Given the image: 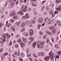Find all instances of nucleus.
Wrapping results in <instances>:
<instances>
[{
    "label": "nucleus",
    "mask_w": 61,
    "mask_h": 61,
    "mask_svg": "<svg viewBox=\"0 0 61 61\" xmlns=\"http://www.w3.org/2000/svg\"><path fill=\"white\" fill-rule=\"evenodd\" d=\"M27 7V6H22L20 9V10L21 12H27V11L26 9Z\"/></svg>",
    "instance_id": "1"
},
{
    "label": "nucleus",
    "mask_w": 61,
    "mask_h": 61,
    "mask_svg": "<svg viewBox=\"0 0 61 61\" xmlns=\"http://www.w3.org/2000/svg\"><path fill=\"white\" fill-rule=\"evenodd\" d=\"M30 17L28 13H26L25 14L24 16L22 17V19H26L29 18Z\"/></svg>",
    "instance_id": "2"
},
{
    "label": "nucleus",
    "mask_w": 61,
    "mask_h": 61,
    "mask_svg": "<svg viewBox=\"0 0 61 61\" xmlns=\"http://www.w3.org/2000/svg\"><path fill=\"white\" fill-rule=\"evenodd\" d=\"M15 14H16V13L15 11H12L11 12L10 14V16H13V15H15Z\"/></svg>",
    "instance_id": "3"
},
{
    "label": "nucleus",
    "mask_w": 61,
    "mask_h": 61,
    "mask_svg": "<svg viewBox=\"0 0 61 61\" xmlns=\"http://www.w3.org/2000/svg\"><path fill=\"white\" fill-rule=\"evenodd\" d=\"M49 58H50V56H46L45 57H44V59L45 61H48L49 59Z\"/></svg>",
    "instance_id": "4"
},
{
    "label": "nucleus",
    "mask_w": 61,
    "mask_h": 61,
    "mask_svg": "<svg viewBox=\"0 0 61 61\" xmlns=\"http://www.w3.org/2000/svg\"><path fill=\"white\" fill-rule=\"evenodd\" d=\"M43 19L42 18H40L38 20V22L39 23H43Z\"/></svg>",
    "instance_id": "5"
},
{
    "label": "nucleus",
    "mask_w": 61,
    "mask_h": 61,
    "mask_svg": "<svg viewBox=\"0 0 61 61\" xmlns=\"http://www.w3.org/2000/svg\"><path fill=\"white\" fill-rule=\"evenodd\" d=\"M44 53L40 52L38 53V56H44Z\"/></svg>",
    "instance_id": "6"
},
{
    "label": "nucleus",
    "mask_w": 61,
    "mask_h": 61,
    "mask_svg": "<svg viewBox=\"0 0 61 61\" xmlns=\"http://www.w3.org/2000/svg\"><path fill=\"white\" fill-rule=\"evenodd\" d=\"M30 36H32L33 35V30H31L30 31Z\"/></svg>",
    "instance_id": "7"
},
{
    "label": "nucleus",
    "mask_w": 61,
    "mask_h": 61,
    "mask_svg": "<svg viewBox=\"0 0 61 61\" xmlns=\"http://www.w3.org/2000/svg\"><path fill=\"white\" fill-rule=\"evenodd\" d=\"M30 24H35V21L34 20H31L30 21Z\"/></svg>",
    "instance_id": "8"
},
{
    "label": "nucleus",
    "mask_w": 61,
    "mask_h": 61,
    "mask_svg": "<svg viewBox=\"0 0 61 61\" xmlns=\"http://www.w3.org/2000/svg\"><path fill=\"white\" fill-rule=\"evenodd\" d=\"M52 32L53 34H56V29H54L52 30Z\"/></svg>",
    "instance_id": "9"
},
{
    "label": "nucleus",
    "mask_w": 61,
    "mask_h": 61,
    "mask_svg": "<svg viewBox=\"0 0 61 61\" xmlns=\"http://www.w3.org/2000/svg\"><path fill=\"white\" fill-rule=\"evenodd\" d=\"M15 26L14 25H12V26L11 27V29L12 30H13L15 32Z\"/></svg>",
    "instance_id": "10"
},
{
    "label": "nucleus",
    "mask_w": 61,
    "mask_h": 61,
    "mask_svg": "<svg viewBox=\"0 0 61 61\" xmlns=\"http://www.w3.org/2000/svg\"><path fill=\"white\" fill-rule=\"evenodd\" d=\"M57 24L58 25H61V22L60 21L58 20L57 21Z\"/></svg>",
    "instance_id": "11"
},
{
    "label": "nucleus",
    "mask_w": 61,
    "mask_h": 61,
    "mask_svg": "<svg viewBox=\"0 0 61 61\" xmlns=\"http://www.w3.org/2000/svg\"><path fill=\"white\" fill-rule=\"evenodd\" d=\"M56 10L58 11H60L61 10V6L57 9H56Z\"/></svg>",
    "instance_id": "12"
},
{
    "label": "nucleus",
    "mask_w": 61,
    "mask_h": 61,
    "mask_svg": "<svg viewBox=\"0 0 61 61\" xmlns=\"http://www.w3.org/2000/svg\"><path fill=\"white\" fill-rule=\"evenodd\" d=\"M2 37L4 39H6V35L5 34H4L2 35Z\"/></svg>",
    "instance_id": "13"
},
{
    "label": "nucleus",
    "mask_w": 61,
    "mask_h": 61,
    "mask_svg": "<svg viewBox=\"0 0 61 61\" xmlns=\"http://www.w3.org/2000/svg\"><path fill=\"white\" fill-rule=\"evenodd\" d=\"M18 18V16L15 15H14L13 17V18L14 19H16V18Z\"/></svg>",
    "instance_id": "14"
},
{
    "label": "nucleus",
    "mask_w": 61,
    "mask_h": 61,
    "mask_svg": "<svg viewBox=\"0 0 61 61\" xmlns=\"http://www.w3.org/2000/svg\"><path fill=\"white\" fill-rule=\"evenodd\" d=\"M25 26V23H23L21 25V27H24Z\"/></svg>",
    "instance_id": "15"
},
{
    "label": "nucleus",
    "mask_w": 61,
    "mask_h": 61,
    "mask_svg": "<svg viewBox=\"0 0 61 61\" xmlns=\"http://www.w3.org/2000/svg\"><path fill=\"white\" fill-rule=\"evenodd\" d=\"M21 57H24L25 56V54L23 52H22L21 53Z\"/></svg>",
    "instance_id": "16"
},
{
    "label": "nucleus",
    "mask_w": 61,
    "mask_h": 61,
    "mask_svg": "<svg viewBox=\"0 0 61 61\" xmlns=\"http://www.w3.org/2000/svg\"><path fill=\"white\" fill-rule=\"evenodd\" d=\"M6 35L7 36V39H9L10 37V36L7 33L6 34Z\"/></svg>",
    "instance_id": "17"
},
{
    "label": "nucleus",
    "mask_w": 61,
    "mask_h": 61,
    "mask_svg": "<svg viewBox=\"0 0 61 61\" xmlns=\"http://www.w3.org/2000/svg\"><path fill=\"white\" fill-rule=\"evenodd\" d=\"M22 39L23 40V42H26V38L24 37H23Z\"/></svg>",
    "instance_id": "18"
},
{
    "label": "nucleus",
    "mask_w": 61,
    "mask_h": 61,
    "mask_svg": "<svg viewBox=\"0 0 61 61\" xmlns=\"http://www.w3.org/2000/svg\"><path fill=\"white\" fill-rule=\"evenodd\" d=\"M29 24V20H27L25 22V24H26V25H28V24Z\"/></svg>",
    "instance_id": "19"
},
{
    "label": "nucleus",
    "mask_w": 61,
    "mask_h": 61,
    "mask_svg": "<svg viewBox=\"0 0 61 61\" xmlns=\"http://www.w3.org/2000/svg\"><path fill=\"white\" fill-rule=\"evenodd\" d=\"M52 23V22L51 20L49 19L48 20V24H51Z\"/></svg>",
    "instance_id": "20"
},
{
    "label": "nucleus",
    "mask_w": 61,
    "mask_h": 61,
    "mask_svg": "<svg viewBox=\"0 0 61 61\" xmlns=\"http://www.w3.org/2000/svg\"><path fill=\"white\" fill-rule=\"evenodd\" d=\"M46 32L48 35H50L51 34V33L48 30H47L46 31Z\"/></svg>",
    "instance_id": "21"
},
{
    "label": "nucleus",
    "mask_w": 61,
    "mask_h": 61,
    "mask_svg": "<svg viewBox=\"0 0 61 61\" xmlns=\"http://www.w3.org/2000/svg\"><path fill=\"white\" fill-rule=\"evenodd\" d=\"M54 28V27H53L52 26H50L49 27V29L50 30H52Z\"/></svg>",
    "instance_id": "22"
},
{
    "label": "nucleus",
    "mask_w": 61,
    "mask_h": 61,
    "mask_svg": "<svg viewBox=\"0 0 61 61\" xmlns=\"http://www.w3.org/2000/svg\"><path fill=\"white\" fill-rule=\"evenodd\" d=\"M24 36H26V37H27L28 36V33L27 32H25L24 33Z\"/></svg>",
    "instance_id": "23"
},
{
    "label": "nucleus",
    "mask_w": 61,
    "mask_h": 61,
    "mask_svg": "<svg viewBox=\"0 0 61 61\" xmlns=\"http://www.w3.org/2000/svg\"><path fill=\"white\" fill-rule=\"evenodd\" d=\"M60 2H61V0H56V3L57 4L60 3Z\"/></svg>",
    "instance_id": "24"
},
{
    "label": "nucleus",
    "mask_w": 61,
    "mask_h": 61,
    "mask_svg": "<svg viewBox=\"0 0 61 61\" xmlns=\"http://www.w3.org/2000/svg\"><path fill=\"white\" fill-rule=\"evenodd\" d=\"M36 44H37L36 42H34L32 44L33 46H36Z\"/></svg>",
    "instance_id": "25"
},
{
    "label": "nucleus",
    "mask_w": 61,
    "mask_h": 61,
    "mask_svg": "<svg viewBox=\"0 0 61 61\" xmlns=\"http://www.w3.org/2000/svg\"><path fill=\"white\" fill-rule=\"evenodd\" d=\"M30 40H34L35 39V38L33 37H30L29 38Z\"/></svg>",
    "instance_id": "26"
},
{
    "label": "nucleus",
    "mask_w": 61,
    "mask_h": 61,
    "mask_svg": "<svg viewBox=\"0 0 61 61\" xmlns=\"http://www.w3.org/2000/svg\"><path fill=\"white\" fill-rule=\"evenodd\" d=\"M49 14L51 15H53V11L51 10Z\"/></svg>",
    "instance_id": "27"
},
{
    "label": "nucleus",
    "mask_w": 61,
    "mask_h": 61,
    "mask_svg": "<svg viewBox=\"0 0 61 61\" xmlns=\"http://www.w3.org/2000/svg\"><path fill=\"white\" fill-rule=\"evenodd\" d=\"M19 13L20 15H24V13H23L21 11H19Z\"/></svg>",
    "instance_id": "28"
},
{
    "label": "nucleus",
    "mask_w": 61,
    "mask_h": 61,
    "mask_svg": "<svg viewBox=\"0 0 61 61\" xmlns=\"http://www.w3.org/2000/svg\"><path fill=\"white\" fill-rule=\"evenodd\" d=\"M44 44H45V42H44L43 41L40 43V45H41V46H43L44 45Z\"/></svg>",
    "instance_id": "29"
},
{
    "label": "nucleus",
    "mask_w": 61,
    "mask_h": 61,
    "mask_svg": "<svg viewBox=\"0 0 61 61\" xmlns=\"http://www.w3.org/2000/svg\"><path fill=\"white\" fill-rule=\"evenodd\" d=\"M19 22H16L15 23V25H18V26H19Z\"/></svg>",
    "instance_id": "30"
},
{
    "label": "nucleus",
    "mask_w": 61,
    "mask_h": 61,
    "mask_svg": "<svg viewBox=\"0 0 61 61\" xmlns=\"http://www.w3.org/2000/svg\"><path fill=\"white\" fill-rule=\"evenodd\" d=\"M44 46H37V47H38V48H40L41 49V48H43V47H44Z\"/></svg>",
    "instance_id": "31"
},
{
    "label": "nucleus",
    "mask_w": 61,
    "mask_h": 61,
    "mask_svg": "<svg viewBox=\"0 0 61 61\" xmlns=\"http://www.w3.org/2000/svg\"><path fill=\"white\" fill-rule=\"evenodd\" d=\"M25 30V28L24 27H23V29H21V32H24Z\"/></svg>",
    "instance_id": "32"
},
{
    "label": "nucleus",
    "mask_w": 61,
    "mask_h": 61,
    "mask_svg": "<svg viewBox=\"0 0 61 61\" xmlns=\"http://www.w3.org/2000/svg\"><path fill=\"white\" fill-rule=\"evenodd\" d=\"M20 46H25V44L22 43V42H21L20 43Z\"/></svg>",
    "instance_id": "33"
},
{
    "label": "nucleus",
    "mask_w": 61,
    "mask_h": 61,
    "mask_svg": "<svg viewBox=\"0 0 61 61\" xmlns=\"http://www.w3.org/2000/svg\"><path fill=\"white\" fill-rule=\"evenodd\" d=\"M32 3L33 6H37V5L35 4V3L34 2H32Z\"/></svg>",
    "instance_id": "34"
},
{
    "label": "nucleus",
    "mask_w": 61,
    "mask_h": 61,
    "mask_svg": "<svg viewBox=\"0 0 61 61\" xmlns=\"http://www.w3.org/2000/svg\"><path fill=\"white\" fill-rule=\"evenodd\" d=\"M11 24L10 23H9L7 25V27H9L11 26Z\"/></svg>",
    "instance_id": "35"
},
{
    "label": "nucleus",
    "mask_w": 61,
    "mask_h": 61,
    "mask_svg": "<svg viewBox=\"0 0 61 61\" xmlns=\"http://www.w3.org/2000/svg\"><path fill=\"white\" fill-rule=\"evenodd\" d=\"M10 21L11 22V23H13V22H14V21H15V20H13V19H11L10 20Z\"/></svg>",
    "instance_id": "36"
},
{
    "label": "nucleus",
    "mask_w": 61,
    "mask_h": 61,
    "mask_svg": "<svg viewBox=\"0 0 61 61\" xmlns=\"http://www.w3.org/2000/svg\"><path fill=\"white\" fill-rule=\"evenodd\" d=\"M45 8V7L44 6H43L42 7L41 9V10L42 11H44Z\"/></svg>",
    "instance_id": "37"
},
{
    "label": "nucleus",
    "mask_w": 61,
    "mask_h": 61,
    "mask_svg": "<svg viewBox=\"0 0 61 61\" xmlns=\"http://www.w3.org/2000/svg\"><path fill=\"white\" fill-rule=\"evenodd\" d=\"M46 35H45L44 36H43V39H44V38H46Z\"/></svg>",
    "instance_id": "38"
},
{
    "label": "nucleus",
    "mask_w": 61,
    "mask_h": 61,
    "mask_svg": "<svg viewBox=\"0 0 61 61\" xmlns=\"http://www.w3.org/2000/svg\"><path fill=\"white\" fill-rule=\"evenodd\" d=\"M11 5L12 6H14L15 5V4L14 3H11Z\"/></svg>",
    "instance_id": "39"
},
{
    "label": "nucleus",
    "mask_w": 61,
    "mask_h": 61,
    "mask_svg": "<svg viewBox=\"0 0 61 61\" xmlns=\"http://www.w3.org/2000/svg\"><path fill=\"white\" fill-rule=\"evenodd\" d=\"M41 26V25H38V29H40V28Z\"/></svg>",
    "instance_id": "40"
},
{
    "label": "nucleus",
    "mask_w": 61,
    "mask_h": 61,
    "mask_svg": "<svg viewBox=\"0 0 61 61\" xmlns=\"http://www.w3.org/2000/svg\"><path fill=\"white\" fill-rule=\"evenodd\" d=\"M19 59L20 60V61H23V60L22 59L21 57H19Z\"/></svg>",
    "instance_id": "41"
},
{
    "label": "nucleus",
    "mask_w": 61,
    "mask_h": 61,
    "mask_svg": "<svg viewBox=\"0 0 61 61\" xmlns=\"http://www.w3.org/2000/svg\"><path fill=\"white\" fill-rule=\"evenodd\" d=\"M7 55H8V54L6 53H5L3 54V56H7Z\"/></svg>",
    "instance_id": "42"
},
{
    "label": "nucleus",
    "mask_w": 61,
    "mask_h": 61,
    "mask_svg": "<svg viewBox=\"0 0 61 61\" xmlns=\"http://www.w3.org/2000/svg\"><path fill=\"white\" fill-rule=\"evenodd\" d=\"M40 34L41 35H43V32L42 31H40Z\"/></svg>",
    "instance_id": "43"
},
{
    "label": "nucleus",
    "mask_w": 61,
    "mask_h": 61,
    "mask_svg": "<svg viewBox=\"0 0 61 61\" xmlns=\"http://www.w3.org/2000/svg\"><path fill=\"white\" fill-rule=\"evenodd\" d=\"M7 5V2H6L4 5L5 7H6Z\"/></svg>",
    "instance_id": "44"
},
{
    "label": "nucleus",
    "mask_w": 61,
    "mask_h": 61,
    "mask_svg": "<svg viewBox=\"0 0 61 61\" xmlns=\"http://www.w3.org/2000/svg\"><path fill=\"white\" fill-rule=\"evenodd\" d=\"M3 49H0V53H1L3 52Z\"/></svg>",
    "instance_id": "45"
},
{
    "label": "nucleus",
    "mask_w": 61,
    "mask_h": 61,
    "mask_svg": "<svg viewBox=\"0 0 61 61\" xmlns=\"http://www.w3.org/2000/svg\"><path fill=\"white\" fill-rule=\"evenodd\" d=\"M29 51V49L28 48H27V53H28V52Z\"/></svg>",
    "instance_id": "46"
},
{
    "label": "nucleus",
    "mask_w": 61,
    "mask_h": 61,
    "mask_svg": "<svg viewBox=\"0 0 61 61\" xmlns=\"http://www.w3.org/2000/svg\"><path fill=\"white\" fill-rule=\"evenodd\" d=\"M12 41H11L10 43V44L9 45V46H11L12 45Z\"/></svg>",
    "instance_id": "47"
},
{
    "label": "nucleus",
    "mask_w": 61,
    "mask_h": 61,
    "mask_svg": "<svg viewBox=\"0 0 61 61\" xmlns=\"http://www.w3.org/2000/svg\"><path fill=\"white\" fill-rule=\"evenodd\" d=\"M18 4V1L17 0V1L16 2V5H17Z\"/></svg>",
    "instance_id": "48"
},
{
    "label": "nucleus",
    "mask_w": 61,
    "mask_h": 61,
    "mask_svg": "<svg viewBox=\"0 0 61 61\" xmlns=\"http://www.w3.org/2000/svg\"><path fill=\"white\" fill-rule=\"evenodd\" d=\"M55 56L57 58H59V56L57 55H56Z\"/></svg>",
    "instance_id": "49"
},
{
    "label": "nucleus",
    "mask_w": 61,
    "mask_h": 61,
    "mask_svg": "<svg viewBox=\"0 0 61 61\" xmlns=\"http://www.w3.org/2000/svg\"><path fill=\"white\" fill-rule=\"evenodd\" d=\"M33 56H34V57H36V58H37V56H36V54L35 53L33 54Z\"/></svg>",
    "instance_id": "50"
},
{
    "label": "nucleus",
    "mask_w": 61,
    "mask_h": 61,
    "mask_svg": "<svg viewBox=\"0 0 61 61\" xmlns=\"http://www.w3.org/2000/svg\"><path fill=\"white\" fill-rule=\"evenodd\" d=\"M45 1H42V5H44V3H45Z\"/></svg>",
    "instance_id": "51"
},
{
    "label": "nucleus",
    "mask_w": 61,
    "mask_h": 61,
    "mask_svg": "<svg viewBox=\"0 0 61 61\" xmlns=\"http://www.w3.org/2000/svg\"><path fill=\"white\" fill-rule=\"evenodd\" d=\"M58 12H57V11H55L54 13V14H58Z\"/></svg>",
    "instance_id": "52"
},
{
    "label": "nucleus",
    "mask_w": 61,
    "mask_h": 61,
    "mask_svg": "<svg viewBox=\"0 0 61 61\" xmlns=\"http://www.w3.org/2000/svg\"><path fill=\"white\" fill-rule=\"evenodd\" d=\"M2 25H3V24L2 23H1L0 22V27H1V26Z\"/></svg>",
    "instance_id": "53"
},
{
    "label": "nucleus",
    "mask_w": 61,
    "mask_h": 61,
    "mask_svg": "<svg viewBox=\"0 0 61 61\" xmlns=\"http://www.w3.org/2000/svg\"><path fill=\"white\" fill-rule=\"evenodd\" d=\"M31 9L29 8L28 9V11H29V12H30V11H31Z\"/></svg>",
    "instance_id": "54"
},
{
    "label": "nucleus",
    "mask_w": 61,
    "mask_h": 61,
    "mask_svg": "<svg viewBox=\"0 0 61 61\" xmlns=\"http://www.w3.org/2000/svg\"><path fill=\"white\" fill-rule=\"evenodd\" d=\"M14 54H15V55H17V52H16V51H15V52H14Z\"/></svg>",
    "instance_id": "55"
},
{
    "label": "nucleus",
    "mask_w": 61,
    "mask_h": 61,
    "mask_svg": "<svg viewBox=\"0 0 61 61\" xmlns=\"http://www.w3.org/2000/svg\"><path fill=\"white\" fill-rule=\"evenodd\" d=\"M21 40L20 39L19 41H17V42H21Z\"/></svg>",
    "instance_id": "56"
},
{
    "label": "nucleus",
    "mask_w": 61,
    "mask_h": 61,
    "mask_svg": "<svg viewBox=\"0 0 61 61\" xmlns=\"http://www.w3.org/2000/svg\"><path fill=\"white\" fill-rule=\"evenodd\" d=\"M60 51H59V52H57V53H58V55L59 56L60 55Z\"/></svg>",
    "instance_id": "57"
},
{
    "label": "nucleus",
    "mask_w": 61,
    "mask_h": 61,
    "mask_svg": "<svg viewBox=\"0 0 61 61\" xmlns=\"http://www.w3.org/2000/svg\"><path fill=\"white\" fill-rule=\"evenodd\" d=\"M47 42H46V43H48V42H49V40H48V38H47Z\"/></svg>",
    "instance_id": "58"
},
{
    "label": "nucleus",
    "mask_w": 61,
    "mask_h": 61,
    "mask_svg": "<svg viewBox=\"0 0 61 61\" xmlns=\"http://www.w3.org/2000/svg\"><path fill=\"white\" fill-rule=\"evenodd\" d=\"M51 59L52 61H53V60H54V58H53V57H51Z\"/></svg>",
    "instance_id": "59"
},
{
    "label": "nucleus",
    "mask_w": 61,
    "mask_h": 61,
    "mask_svg": "<svg viewBox=\"0 0 61 61\" xmlns=\"http://www.w3.org/2000/svg\"><path fill=\"white\" fill-rule=\"evenodd\" d=\"M55 47L56 48H59V47L58 46H55Z\"/></svg>",
    "instance_id": "60"
},
{
    "label": "nucleus",
    "mask_w": 61,
    "mask_h": 61,
    "mask_svg": "<svg viewBox=\"0 0 61 61\" xmlns=\"http://www.w3.org/2000/svg\"><path fill=\"white\" fill-rule=\"evenodd\" d=\"M45 25V23H44L41 25V26H44Z\"/></svg>",
    "instance_id": "61"
},
{
    "label": "nucleus",
    "mask_w": 61,
    "mask_h": 61,
    "mask_svg": "<svg viewBox=\"0 0 61 61\" xmlns=\"http://www.w3.org/2000/svg\"><path fill=\"white\" fill-rule=\"evenodd\" d=\"M14 47H15V48H18L19 47L18 46H15Z\"/></svg>",
    "instance_id": "62"
},
{
    "label": "nucleus",
    "mask_w": 61,
    "mask_h": 61,
    "mask_svg": "<svg viewBox=\"0 0 61 61\" xmlns=\"http://www.w3.org/2000/svg\"><path fill=\"white\" fill-rule=\"evenodd\" d=\"M31 41H29V42L28 43V44L29 45H30L31 44Z\"/></svg>",
    "instance_id": "63"
},
{
    "label": "nucleus",
    "mask_w": 61,
    "mask_h": 61,
    "mask_svg": "<svg viewBox=\"0 0 61 61\" xmlns=\"http://www.w3.org/2000/svg\"><path fill=\"white\" fill-rule=\"evenodd\" d=\"M36 14H37V12H34L35 15H36Z\"/></svg>",
    "instance_id": "64"
}]
</instances>
